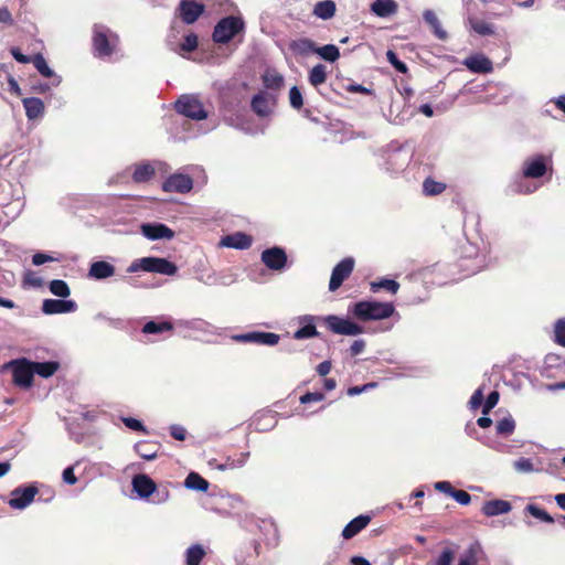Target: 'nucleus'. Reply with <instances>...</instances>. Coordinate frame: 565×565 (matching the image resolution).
<instances>
[{
  "mask_svg": "<svg viewBox=\"0 0 565 565\" xmlns=\"http://www.w3.org/2000/svg\"><path fill=\"white\" fill-rule=\"evenodd\" d=\"M349 311L362 321L383 320L393 316L395 307L392 302L359 301Z\"/></svg>",
  "mask_w": 565,
  "mask_h": 565,
  "instance_id": "nucleus-1",
  "label": "nucleus"
},
{
  "mask_svg": "<svg viewBox=\"0 0 565 565\" xmlns=\"http://www.w3.org/2000/svg\"><path fill=\"white\" fill-rule=\"evenodd\" d=\"M119 36L103 24L93 26V47L99 57L110 56L117 49Z\"/></svg>",
  "mask_w": 565,
  "mask_h": 565,
  "instance_id": "nucleus-2",
  "label": "nucleus"
},
{
  "mask_svg": "<svg viewBox=\"0 0 565 565\" xmlns=\"http://www.w3.org/2000/svg\"><path fill=\"white\" fill-rule=\"evenodd\" d=\"M244 21L239 17H226L217 22L213 32V40L216 43H227L236 34L244 30Z\"/></svg>",
  "mask_w": 565,
  "mask_h": 565,
  "instance_id": "nucleus-3",
  "label": "nucleus"
},
{
  "mask_svg": "<svg viewBox=\"0 0 565 565\" xmlns=\"http://www.w3.org/2000/svg\"><path fill=\"white\" fill-rule=\"evenodd\" d=\"M175 109L179 114L195 120H202L207 117L203 105L193 95L181 96L175 104Z\"/></svg>",
  "mask_w": 565,
  "mask_h": 565,
  "instance_id": "nucleus-4",
  "label": "nucleus"
},
{
  "mask_svg": "<svg viewBox=\"0 0 565 565\" xmlns=\"http://www.w3.org/2000/svg\"><path fill=\"white\" fill-rule=\"evenodd\" d=\"M327 327L335 334L358 335L363 333L364 329L360 324L338 316H327L324 318Z\"/></svg>",
  "mask_w": 565,
  "mask_h": 565,
  "instance_id": "nucleus-5",
  "label": "nucleus"
},
{
  "mask_svg": "<svg viewBox=\"0 0 565 565\" xmlns=\"http://www.w3.org/2000/svg\"><path fill=\"white\" fill-rule=\"evenodd\" d=\"M8 366L12 369L15 385L23 388H29L32 385L34 375L32 362L22 359L10 362Z\"/></svg>",
  "mask_w": 565,
  "mask_h": 565,
  "instance_id": "nucleus-6",
  "label": "nucleus"
},
{
  "mask_svg": "<svg viewBox=\"0 0 565 565\" xmlns=\"http://www.w3.org/2000/svg\"><path fill=\"white\" fill-rule=\"evenodd\" d=\"M36 494L38 488L35 486L15 488L10 494L8 504L14 510H23L33 502Z\"/></svg>",
  "mask_w": 565,
  "mask_h": 565,
  "instance_id": "nucleus-7",
  "label": "nucleus"
},
{
  "mask_svg": "<svg viewBox=\"0 0 565 565\" xmlns=\"http://www.w3.org/2000/svg\"><path fill=\"white\" fill-rule=\"evenodd\" d=\"M354 268V260L351 257L342 259L332 270L329 289L335 291L342 282L351 275Z\"/></svg>",
  "mask_w": 565,
  "mask_h": 565,
  "instance_id": "nucleus-8",
  "label": "nucleus"
},
{
  "mask_svg": "<svg viewBox=\"0 0 565 565\" xmlns=\"http://www.w3.org/2000/svg\"><path fill=\"white\" fill-rule=\"evenodd\" d=\"M234 339L245 343L274 347L279 342L280 337L274 332L253 331L235 335Z\"/></svg>",
  "mask_w": 565,
  "mask_h": 565,
  "instance_id": "nucleus-9",
  "label": "nucleus"
},
{
  "mask_svg": "<svg viewBox=\"0 0 565 565\" xmlns=\"http://www.w3.org/2000/svg\"><path fill=\"white\" fill-rule=\"evenodd\" d=\"M192 188V178L183 173H174L170 175L162 184V189L166 192L188 193Z\"/></svg>",
  "mask_w": 565,
  "mask_h": 565,
  "instance_id": "nucleus-10",
  "label": "nucleus"
},
{
  "mask_svg": "<svg viewBox=\"0 0 565 565\" xmlns=\"http://www.w3.org/2000/svg\"><path fill=\"white\" fill-rule=\"evenodd\" d=\"M262 262L271 270H282L287 264V255L280 247L267 248L262 253Z\"/></svg>",
  "mask_w": 565,
  "mask_h": 565,
  "instance_id": "nucleus-11",
  "label": "nucleus"
},
{
  "mask_svg": "<svg viewBox=\"0 0 565 565\" xmlns=\"http://www.w3.org/2000/svg\"><path fill=\"white\" fill-rule=\"evenodd\" d=\"M145 271L157 273L166 276H173L178 271V267L166 258L145 257Z\"/></svg>",
  "mask_w": 565,
  "mask_h": 565,
  "instance_id": "nucleus-12",
  "label": "nucleus"
},
{
  "mask_svg": "<svg viewBox=\"0 0 565 565\" xmlns=\"http://www.w3.org/2000/svg\"><path fill=\"white\" fill-rule=\"evenodd\" d=\"M178 10L182 21L186 24H192L203 13L204 6L194 0H181Z\"/></svg>",
  "mask_w": 565,
  "mask_h": 565,
  "instance_id": "nucleus-13",
  "label": "nucleus"
},
{
  "mask_svg": "<svg viewBox=\"0 0 565 565\" xmlns=\"http://www.w3.org/2000/svg\"><path fill=\"white\" fill-rule=\"evenodd\" d=\"M546 172V163L545 158L542 156H536L533 158H529L523 162L522 167V178H532L537 179L545 174Z\"/></svg>",
  "mask_w": 565,
  "mask_h": 565,
  "instance_id": "nucleus-14",
  "label": "nucleus"
},
{
  "mask_svg": "<svg viewBox=\"0 0 565 565\" xmlns=\"http://www.w3.org/2000/svg\"><path fill=\"white\" fill-rule=\"evenodd\" d=\"M76 309L75 301L65 299H45L42 305V311L45 315L68 313Z\"/></svg>",
  "mask_w": 565,
  "mask_h": 565,
  "instance_id": "nucleus-15",
  "label": "nucleus"
},
{
  "mask_svg": "<svg viewBox=\"0 0 565 565\" xmlns=\"http://www.w3.org/2000/svg\"><path fill=\"white\" fill-rule=\"evenodd\" d=\"M274 106H275L274 96L266 92L258 93L252 99L253 110L262 117L268 116L273 111Z\"/></svg>",
  "mask_w": 565,
  "mask_h": 565,
  "instance_id": "nucleus-16",
  "label": "nucleus"
},
{
  "mask_svg": "<svg viewBox=\"0 0 565 565\" xmlns=\"http://www.w3.org/2000/svg\"><path fill=\"white\" fill-rule=\"evenodd\" d=\"M141 232L145 237L151 241L156 239H171L174 237V233L164 224H143Z\"/></svg>",
  "mask_w": 565,
  "mask_h": 565,
  "instance_id": "nucleus-17",
  "label": "nucleus"
},
{
  "mask_svg": "<svg viewBox=\"0 0 565 565\" xmlns=\"http://www.w3.org/2000/svg\"><path fill=\"white\" fill-rule=\"evenodd\" d=\"M463 65L473 73H490L493 70L492 62L483 54L467 57Z\"/></svg>",
  "mask_w": 565,
  "mask_h": 565,
  "instance_id": "nucleus-18",
  "label": "nucleus"
},
{
  "mask_svg": "<svg viewBox=\"0 0 565 565\" xmlns=\"http://www.w3.org/2000/svg\"><path fill=\"white\" fill-rule=\"evenodd\" d=\"M132 488L140 498H148L156 491L157 486L147 475H137L132 479Z\"/></svg>",
  "mask_w": 565,
  "mask_h": 565,
  "instance_id": "nucleus-19",
  "label": "nucleus"
},
{
  "mask_svg": "<svg viewBox=\"0 0 565 565\" xmlns=\"http://www.w3.org/2000/svg\"><path fill=\"white\" fill-rule=\"evenodd\" d=\"M115 266L105 262L98 260L90 264L88 269V277L96 280L109 278L115 275Z\"/></svg>",
  "mask_w": 565,
  "mask_h": 565,
  "instance_id": "nucleus-20",
  "label": "nucleus"
},
{
  "mask_svg": "<svg viewBox=\"0 0 565 565\" xmlns=\"http://www.w3.org/2000/svg\"><path fill=\"white\" fill-rule=\"evenodd\" d=\"M221 245L230 248L245 249L252 245L250 236L237 232L232 235L224 236L221 239Z\"/></svg>",
  "mask_w": 565,
  "mask_h": 565,
  "instance_id": "nucleus-21",
  "label": "nucleus"
},
{
  "mask_svg": "<svg viewBox=\"0 0 565 565\" xmlns=\"http://www.w3.org/2000/svg\"><path fill=\"white\" fill-rule=\"evenodd\" d=\"M398 10V4L394 0H374L371 4V11L380 18H387L395 14Z\"/></svg>",
  "mask_w": 565,
  "mask_h": 565,
  "instance_id": "nucleus-22",
  "label": "nucleus"
},
{
  "mask_svg": "<svg viewBox=\"0 0 565 565\" xmlns=\"http://www.w3.org/2000/svg\"><path fill=\"white\" fill-rule=\"evenodd\" d=\"M25 115L29 120H34L43 116L44 103L38 97H26L22 99Z\"/></svg>",
  "mask_w": 565,
  "mask_h": 565,
  "instance_id": "nucleus-23",
  "label": "nucleus"
},
{
  "mask_svg": "<svg viewBox=\"0 0 565 565\" xmlns=\"http://www.w3.org/2000/svg\"><path fill=\"white\" fill-rule=\"evenodd\" d=\"M512 509L511 503L505 500H491L487 501L482 507V512L487 516H495L505 514Z\"/></svg>",
  "mask_w": 565,
  "mask_h": 565,
  "instance_id": "nucleus-24",
  "label": "nucleus"
},
{
  "mask_svg": "<svg viewBox=\"0 0 565 565\" xmlns=\"http://www.w3.org/2000/svg\"><path fill=\"white\" fill-rule=\"evenodd\" d=\"M371 519L367 515H359L350 521L342 531V536L347 540L352 539L359 532H361L369 523Z\"/></svg>",
  "mask_w": 565,
  "mask_h": 565,
  "instance_id": "nucleus-25",
  "label": "nucleus"
},
{
  "mask_svg": "<svg viewBox=\"0 0 565 565\" xmlns=\"http://www.w3.org/2000/svg\"><path fill=\"white\" fill-rule=\"evenodd\" d=\"M337 6L332 0L319 1L315 4L312 14L321 20H330L334 17Z\"/></svg>",
  "mask_w": 565,
  "mask_h": 565,
  "instance_id": "nucleus-26",
  "label": "nucleus"
},
{
  "mask_svg": "<svg viewBox=\"0 0 565 565\" xmlns=\"http://www.w3.org/2000/svg\"><path fill=\"white\" fill-rule=\"evenodd\" d=\"M425 22L431 28L434 34L439 40L447 39V32L443 29L441 23L433 10H425L423 13Z\"/></svg>",
  "mask_w": 565,
  "mask_h": 565,
  "instance_id": "nucleus-27",
  "label": "nucleus"
},
{
  "mask_svg": "<svg viewBox=\"0 0 565 565\" xmlns=\"http://www.w3.org/2000/svg\"><path fill=\"white\" fill-rule=\"evenodd\" d=\"M480 554L481 546L475 542L460 555L458 565H477Z\"/></svg>",
  "mask_w": 565,
  "mask_h": 565,
  "instance_id": "nucleus-28",
  "label": "nucleus"
},
{
  "mask_svg": "<svg viewBox=\"0 0 565 565\" xmlns=\"http://www.w3.org/2000/svg\"><path fill=\"white\" fill-rule=\"evenodd\" d=\"M156 172V167L149 162L141 163L135 168L132 179L137 183L149 181Z\"/></svg>",
  "mask_w": 565,
  "mask_h": 565,
  "instance_id": "nucleus-29",
  "label": "nucleus"
},
{
  "mask_svg": "<svg viewBox=\"0 0 565 565\" xmlns=\"http://www.w3.org/2000/svg\"><path fill=\"white\" fill-rule=\"evenodd\" d=\"M32 63L42 76L46 78L55 77L54 85H58L61 83V78L55 76L54 72L50 68L42 54L34 55L32 57Z\"/></svg>",
  "mask_w": 565,
  "mask_h": 565,
  "instance_id": "nucleus-30",
  "label": "nucleus"
},
{
  "mask_svg": "<svg viewBox=\"0 0 565 565\" xmlns=\"http://www.w3.org/2000/svg\"><path fill=\"white\" fill-rule=\"evenodd\" d=\"M33 372L44 379L52 376L58 370V363L54 361L49 362H32Z\"/></svg>",
  "mask_w": 565,
  "mask_h": 565,
  "instance_id": "nucleus-31",
  "label": "nucleus"
},
{
  "mask_svg": "<svg viewBox=\"0 0 565 565\" xmlns=\"http://www.w3.org/2000/svg\"><path fill=\"white\" fill-rule=\"evenodd\" d=\"M529 178H522L520 174L516 180L511 185L512 192L521 193V194H527L533 193L539 189L537 183L529 182Z\"/></svg>",
  "mask_w": 565,
  "mask_h": 565,
  "instance_id": "nucleus-32",
  "label": "nucleus"
},
{
  "mask_svg": "<svg viewBox=\"0 0 565 565\" xmlns=\"http://www.w3.org/2000/svg\"><path fill=\"white\" fill-rule=\"evenodd\" d=\"M205 556V550L200 544L191 545L185 552V565H200Z\"/></svg>",
  "mask_w": 565,
  "mask_h": 565,
  "instance_id": "nucleus-33",
  "label": "nucleus"
},
{
  "mask_svg": "<svg viewBox=\"0 0 565 565\" xmlns=\"http://www.w3.org/2000/svg\"><path fill=\"white\" fill-rule=\"evenodd\" d=\"M172 323L168 321H148L143 326L142 332L146 334H156L162 332H170L172 331Z\"/></svg>",
  "mask_w": 565,
  "mask_h": 565,
  "instance_id": "nucleus-34",
  "label": "nucleus"
},
{
  "mask_svg": "<svg viewBox=\"0 0 565 565\" xmlns=\"http://www.w3.org/2000/svg\"><path fill=\"white\" fill-rule=\"evenodd\" d=\"M184 484L188 489L202 492H205L209 489V482L195 472L188 475Z\"/></svg>",
  "mask_w": 565,
  "mask_h": 565,
  "instance_id": "nucleus-35",
  "label": "nucleus"
},
{
  "mask_svg": "<svg viewBox=\"0 0 565 565\" xmlns=\"http://www.w3.org/2000/svg\"><path fill=\"white\" fill-rule=\"evenodd\" d=\"M290 49L299 55H308L310 53H316V45L315 43L309 39H300L297 41H294L290 44Z\"/></svg>",
  "mask_w": 565,
  "mask_h": 565,
  "instance_id": "nucleus-36",
  "label": "nucleus"
},
{
  "mask_svg": "<svg viewBox=\"0 0 565 565\" xmlns=\"http://www.w3.org/2000/svg\"><path fill=\"white\" fill-rule=\"evenodd\" d=\"M468 24L471 30L480 35H491L494 33L493 25L484 20L469 18Z\"/></svg>",
  "mask_w": 565,
  "mask_h": 565,
  "instance_id": "nucleus-37",
  "label": "nucleus"
},
{
  "mask_svg": "<svg viewBox=\"0 0 565 565\" xmlns=\"http://www.w3.org/2000/svg\"><path fill=\"white\" fill-rule=\"evenodd\" d=\"M309 83L317 87L327 81V67L323 64H318L309 72Z\"/></svg>",
  "mask_w": 565,
  "mask_h": 565,
  "instance_id": "nucleus-38",
  "label": "nucleus"
},
{
  "mask_svg": "<svg viewBox=\"0 0 565 565\" xmlns=\"http://www.w3.org/2000/svg\"><path fill=\"white\" fill-rule=\"evenodd\" d=\"M135 450L137 454L146 459L153 460L157 457V446L151 443L140 441L135 445Z\"/></svg>",
  "mask_w": 565,
  "mask_h": 565,
  "instance_id": "nucleus-39",
  "label": "nucleus"
},
{
  "mask_svg": "<svg viewBox=\"0 0 565 565\" xmlns=\"http://www.w3.org/2000/svg\"><path fill=\"white\" fill-rule=\"evenodd\" d=\"M263 81H264V85L267 88H271V89H278L284 84L282 75H280L278 72H276L274 70L266 71L265 74L263 75Z\"/></svg>",
  "mask_w": 565,
  "mask_h": 565,
  "instance_id": "nucleus-40",
  "label": "nucleus"
},
{
  "mask_svg": "<svg viewBox=\"0 0 565 565\" xmlns=\"http://www.w3.org/2000/svg\"><path fill=\"white\" fill-rule=\"evenodd\" d=\"M316 54L328 62H335L340 56L339 49L334 44L316 46Z\"/></svg>",
  "mask_w": 565,
  "mask_h": 565,
  "instance_id": "nucleus-41",
  "label": "nucleus"
},
{
  "mask_svg": "<svg viewBox=\"0 0 565 565\" xmlns=\"http://www.w3.org/2000/svg\"><path fill=\"white\" fill-rule=\"evenodd\" d=\"M371 291L377 292L381 289H385L391 294H396L399 289V284L393 279H382L379 281H372L370 284Z\"/></svg>",
  "mask_w": 565,
  "mask_h": 565,
  "instance_id": "nucleus-42",
  "label": "nucleus"
},
{
  "mask_svg": "<svg viewBox=\"0 0 565 565\" xmlns=\"http://www.w3.org/2000/svg\"><path fill=\"white\" fill-rule=\"evenodd\" d=\"M446 184L443 182L435 181L433 179H426L423 183V191L426 195H437L444 192Z\"/></svg>",
  "mask_w": 565,
  "mask_h": 565,
  "instance_id": "nucleus-43",
  "label": "nucleus"
},
{
  "mask_svg": "<svg viewBox=\"0 0 565 565\" xmlns=\"http://www.w3.org/2000/svg\"><path fill=\"white\" fill-rule=\"evenodd\" d=\"M50 290L53 295L61 297V298H66L71 294L68 285L64 280H61V279L52 280L50 282Z\"/></svg>",
  "mask_w": 565,
  "mask_h": 565,
  "instance_id": "nucleus-44",
  "label": "nucleus"
},
{
  "mask_svg": "<svg viewBox=\"0 0 565 565\" xmlns=\"http://www.w3.org/2000/svg\"><path fill=\"white\" fill-rule=\"evenodd\" d=\"M515 422L511 416L504 417L497 423L495 429L500 435H511L514 431Z\"/></svg>",
  "mask_w": 565,
  "mask_h": 565,
  "instance_id": "nucleus-45",
  "label": "nucleus"
},
{
  "mask_svg": "<svg viewBox=\"0 0 565 565\" xmlns=\"http://www.w3.org/2000/svg\"><path fill=\"white\" fill-rule=\"evenodd\" d=\"M554 341L565 347V319H558L554 324Z\"/></svg>",
  "mask_w": 565,
  "mask_h": 565,
  "instance_id": "nucleus-46",
  "label": "nucleus"
},
{
  "mask_svg": "<svg viewBox=\"0 0 565 565\" xmlns=\"http://www.w3.org/2000/svg\"><path fill=\"white\" fill-rule=\"evenodd\" d=\"M526 511L534 518L543 521V522H547V523H552L554 522V519L546 512L544 511L543 509L534 505V504H529L526 507Z\"/></svg>",
  "mask_w": 565,
  "mask_h": 565,
  "instance_id": "nucleus-47",
  "label": "nucleus"
},
{
  "mask_svg": "<svg viewBox=\"0 0 565 565\" xmlns=\"http://www.w3.org/2000/svg\"><path fill=\"white\" fill-rule=\"evenodd\" d=\"M316 335H318V332H317L315 324H312V323H308V324L303 326L302 328L298 329L294 333V338L297 340L310 339Z\"/></svg>",
  "mask_w": 565,
  "mask_h": 565,
  "instance_id": "nucleus-48",
  "label": "nucleus"
},
{
  "mask_svg": "<svg viewBox=\"0 0 565 565\" xmlns=\"http://www.w3.org/2000/svg\"><path fill=\"white\" fill-rule=\"evenodd\" d=\"M455 558V552L450 548H444L440 555L430 563V565H451Z\"/></svg>",
  "mask_w": 565,
  "mask_h": 565,
  "instance_id": "nucleus-49",
  "label": "nucleus"
},
{
  "mask_svg": "<svg viewBox=\"0 0 565 565\" xmlns=\"http://www.w3.org/2000/svg\"><path fill=\"white\" fill-rule=\"evenodd\" d=\"M289 102L292 108L299 109L301 108L303 100L301 92L297 86H292L289 90Z\"/></svg>",
  "mask_w": 565,
  "mask_h": 565,
  "instance_id": "nucleus-50",
  "label": "nucleus"
},
{
  "mask_svg": "<svg viewBox=\"0 0 565 565\" xmlns=\"http://www.w3.org/2000/svg\"><path fill=\"white\" fill-rule=\"evenodd\" d=\"M24 284L30 287L39 288L43 286V279L35 271L29 270L24 275Z\"/></svg>",
  "mask_w": 565,
  "mask_h": 565,
  "instance_id": "nucleus-51",
  "label": "nucleus"
},
{
  "mask_svg": "<svg viewBox=\"0 0 565 565\" xmlns=\"http://www.w3.org/2000/svg\"><path fill=\"white\" fill-rule=\"evenodd\" d=\"M513 467L518 472H532L534 470L532 461L527 458L515 460Z\"/></svg>",
  "mask_w": 565,
  "mask_h": 565,
  "instance_id": "nucleus-52",
  "label": "nucleus"
},
{
  "mask_svg": "<svg viewBox=\"0 0 565 565\" xmlns=\"http://www.w3.org/2000/svg\"><path fill=\"white\" fill-rule=\"evenodd\" d=\"M499 402V393L493 391L491 392L487 399H486V403L483 404V408H482V413L486 415L488 414Z\"/></svg>",
  "mask_w": 565,
  "mask_h": 565,
  "instance_id": "nucleus-53",
  "label": "nucleus"
},
{
  "mask_svg": "<svg viewBox=\"0 0 565 565\" xmlns=\"http://www.w3.org/2000/svg\"><path fill=\"white\" fill-rule=\"evenodd\" d=\"M198 46V36L193 33L185 36L183 43L181 44V49L185 52H192Z\"/></svg>",
  "mask_w": 565,
  "mask_h": 565,
  "instance_id": "nucleus-54",
  "label": "nucleus"
},
{
  "mask_svg": "<svg viewBox=\"0 0 565 565\" xmlns=\"http://www.w3.org/2000/svg\"><path fill=\"white\" fill-rule=\"evenodd\" d=\"M122 423L125 424L126 427H128L129 429H132V430H136V431H142V433H146V428L145 426L142 425V423L136 418H132V417H124L122 418Z\"/></svg>",
  "mask_w": 565,
  "mask_h": 565,
  "instance_id": "nucleus-55",
  "label": "nucleus"
},
{
  "mask_svg": "<svg viewBox=\"0 0 565 565\" xmlns=\"http://www.w3.org/2000/svg\"><path fill=\"white\" fill-rule=\"evenodd\" d=\"M249 457V452H242L237 459H227V467L230 469L242 468Z\"/></svg>",
  "mask_w": 565,
  "mask_h": 565,
  "instance_id": "nucleus-56",
  "label": "nucleus"
},
{
  "mask_svg": "<svg viewBox=\"0 0 565 565\" xmlns=\"http://www.w3.org/2000/svg\"><path fill=\"white\" fill-rule=\"evenodd\" d=\"M451 498L462 505H467L471 501L470 494L463 490H455V492L451 493Z\"/></svg>",
  "mask_w": 565,
  "mask_h": 565,
  "instance_id": "nucleus-57",
  "label": "nucleus"
},
{
  "mask_svg": "<svg viewBox=\"0 0 565 565\" xmlns=\"http://www.w3.org/2000/svg\"><path fill=\"white\" fill-rule=\"evenodd\" d=\"M482 401H483V392L481 388H478L471 396L470 401H469V404H470V407L472 409H476L478 408L479 406H481L482 404Z\"/></svg>",
  "mask_w": 565,
  "mask_h": 565,
  "instance_id": "nucleus-58",
  "label": "nucleus"
},
{
  "mask_svg": "<svg viewBox=\"0 0 565 565\" xmlns=\"http://www.w3.org/2000/svg\"><path fill=\"white\" fill-rule=\"evenodd\" d=\"M324 398L322 393H307L300 397V402L302 404L311 403V402H320Z\"/></svg>",
  "mask_w": 565,
  "mask_h": 565,
  "instance_id": "nucleus-59",
  "label": "nucleus"
},
{
  "mask_svg": "<svg viewBox=\"0 0 565 565\" xmlns=\"http://www.w3.org/2000/svg\"><path fill=\"white\" fill-rule=\"evenodd\" d=\"M170 434L173 438H175L177 440H184L185 439V435H186V431L185 429L182 427V426H179V425H172L170 427Z\"/></svg>",
  "mask_w": 565,
  "mask_h": 565,
  "instance_id": "nucleus-60",
  "label": "nucleus"
},
{
  "mask_svg": "<svg viewBox=\"0 0 565 565\" xmlns=\"http://www.w3.org/2000/svg\"><path fill=\"white\" fill-rule=\"evenodd\" d=\"M53 260H54V258L52 256L43 254V253H35L32 257V263L35 266H40V265H43L44 263L53 262Z\"/></svg>",
  "mask_w": 565,
  "mask_h": 565,
  "instance_id": "nucleus-61",
  "label": "nucleus"
},
{
  "mask_svg": "<svg viewBox=\"0 0 565 565\" xmlns=\"http://www.w3.org/2000/svg\"><path fill=\"white\" fill-rule=\"evenodd\" d=\"M435 489L440 491V492H444V493H447L451 497V493L455 492L456 489L452 488L451 483L448 482V481H438L435 483Z\"/></svg>",
  "mask_w": 565,
  "mask_h": 565,
  "instance_id": "nucleus-62",
  "label": "nucleus"
},
{
  "mask_svg": "<svg viewBox=\"0 0 565 565\" xmlns=\"http://www.w3.org/2000/svg\"><path fill=\"white\" fill-rule=\"evenodd\" d=\"M0 23H4L8 25L13 24V19H12L11 12L9 11V9L7 7L0 8Z\"/></svg>",
  "mask_w": 565,
  "mask_h": 565,
  "instance_id": "nucleus-63",
  "label": "nucleus"
},
{
  "mask_svg": "<svg viewBox=\"0 0 565 565\" xmlns=\"http://www.w3.org/2000/svg\"><path fill=\"white\" fill-rule=\"evenodd\" d=\"M386 55H387L388 61L396 67V70H398L399 72H403V73L406 72V65L396 58V55L394 52L388 51Z\"/></svg>",
  "mask_w": 565,
  "mask_h": 565,
  "instance_id": "nucleus-64",
  "label": "nucleus"
}]
</instances>
